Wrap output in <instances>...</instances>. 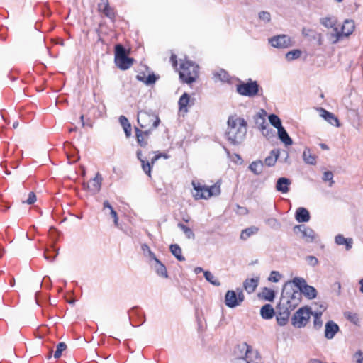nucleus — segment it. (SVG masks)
<instances>
[{"label":"nucleus","instance_id":"obj_1","mask_svg":"<svg viewBox=\"0 0 363 363\" xmlns=\"http://www.w3.org/2000/svg\"><path fill=\"white\" fill-rule=\"evenodd\" d=\"M247 133V122L244 118L237 116H230L228 119V130L226 137L230 143L240 144L245 138Z\"/></svg>","mask_w":363,"mask_h":363},{"label":"nucleus","instance_id":"obj_2","mask_svg":"<svg viewBox=\"0 0 363 363\" xmlns=\"http://www.w3.org/2000/svg\"><path fill=\"white\" fill-rule=\"evenodd\" d=\"M194 191L193 196L195 199H208L213 196H218L220 194V185L217 182L215 184L208 186L201 184L199 182L192 181Z\"/></svg>","mask_w":363,"mask_h":363},{"label":"nucleus","instance_id":"obj_3","mask_svg":"<svg viewBox=\"0 0 363 363\" xmlns=\"http://www.w3.org/2000/svg\"><path fill=\"white\" fill-rule=\"evenodd\" d=\"M179 77L186 84L194 82L199 76V66L188 60H180Z\"/></svg>","mask_w":363,"mask_h":363},{"label":"nucleus","instance_id":"obj_4","mask_svg":"<svg viewBox=\"0 0 363 363\" xmlns=\"http://www.w3.org/2000/svg\"><path fill=\"white\" fill-rule=\"evenodd\" d=\"M236 91L241 96L252 98L262 95L263 90L257 81L250 78L247 82L240 80L236 85Z\"/></svg>","mask_w":363,"mask_h":363},{"label":"nucleus","instance_id":"obj_5","mask_svg":"<svg viewBox=\"0 0 363 363\" xmlns=\"http://www.w3.org/2000/svg\"><path fill=\"white\" fill-rule=\"evenodd\" d=\"M354 30V23L352 20H345L342 25L341 30L335 28V33L328 34V39L333 43H337L343 36H349Z\"/></svg>","mask_w":363,"mask_h":363},{"label":"nucleus","instance_id":"obj_6","mask_svg":"<svg viewBox=\"0 0 363 363\" xmlns=\"http://www.w3.org/2000/svg\"><path fill=\"white\" fill-rule=\"evenodd\" d=\"M137 121L141 128H146L152 126L153 128H157L160 123V119L157 115L152 112L140 111L138 113Z\"/></svg>","mask_w":363,"mask_h":363},{"label":"nucleus","instance_id":"obj_7","mask_svg":"<svg viewBox=\"0 0 363 363\" xmlns=\"http://www.w3.org/2000/svg\"><path fill=\"white\" fill-rule=\"evenodd\" d=\"M313 312L309 307L299 308L291 318V324L298 328H303L308 323Z\"/></svg>","mask_w":363,"mask_h":363},{"label":"nucleus","instance_id":"obj_8","mask_svg":"<svg viewBox=\"0 0 363 363\" xmlns=\"http://www.w3.org/2000/svg\"><path fill=\"white\" fill-rule=\"evenodd\" d=\"M237 293L233 290H228L225 296V304L230 308L240 306L245 299L242 289H237Z\"/></svg>","mask_w":363,"mask_h":363},{"label":"nucleus","instance_id":"obj_9","mask_svg":"<svg viewBox=\"0 0 363 363\" xmlns=\"http://www.w3.org/2000/svg\"><path fill=\"white\" fill-rule=\"evenodd\" d=\"M235 354L238 358L242 360H245L247 363V360H252L250 356L254 354L256 357H258V352L257 351L253 352L252 347L247 342H242L238 344L235 347Z\"/></svg>","mask_w":363,"mask_h":363},{"label":"nucleus","instance_id":"obj_10","mask_svg":"<svg viewBox=\"0 0 363 363\" xmlns=\"http://www.w3.org/2000/svg\"><path fill=\"white\" fill-rule=\"evenodd\" d=\"M294 232L295 234H301L300 237L306 242H313L316 240L318 238L315 231L304 224L297 225L294 227Z\"/></svg>","mask_w":363,"mask_h":363},{"label":"nucleus","instance_id":"obj_11","mask_svg":"<svg viewBox=\"0 0 363 363\" xmlns=\"http://www.w3.org/2000/svg\"><path fill=\"white\" fill-rule=\"evenodd\" d=\"M291 286V283H286L284 285L283 290L281 295L280 301L279 303V306H280L281 308H286L289 311H291L295 309L299 304V303L295 301L294 300H291L287 296L286 290L289 289V287Z\"/></svg>","mask_w":363,"mask_h":363},{"label":"nucleus","instance_id":"obj_12","mask_svg":"<svg viewBox=\"0 0 363 363\" xmlns=\"http://www.w3.org/2000/svg\"><path fill=\"white\" fill-rule=\"evenodd\" d=\"M272 47L277 48H286L293 45V41L287 35H279L269 39Z\"/></svg>","mask_w":363,"mask_h":363},{"label":"nucleus","instance_id":"obj_13","mask_svg":"<svg viewBox=\"0 0 363 363\" xmlns=\"http://www.w3.org/2000/svg\"><path fill=\"white\" fill-rule=\"evenodd\" d=\"M98 11L102 12L107 18L112 21H115L116 12L114 9L110 6L108 0H100L98 4Z\"/></svg>","mask_w":363,"mask_h":363},{"label":"nucleus","instance_id":"obj_14","mask_svg":"<svg viewBox=\"0 0 363 363\" xmlns=\"http://www.w3.org/2000/svg\"><path fill=\"white\" fill-rule=\"evenodd\" d=\"M290 313L286 308H281L280 306L277 305L276 318L278 325L280 326L285 325L289 320Z\"/></svg>","mask_w":363,"mask_h":363},{"label":"nucleus","instance_id":"obj_15","mask_svg":"<svg viewBox=\"0 0 363 363\" xmlns=\"http://www.w3.org/2000/svg\"><path fill=\"white\" fill-rule=\"evenodd\" d=\"M102 180L103 178L101 175L98 172L96 173L95 177L90 180V182L86 184V188H87L89 191L93 194H96L101 189Z\"/></svg>","mask_w":363,"mask_h":363},{"label":"nucleus","instance_id":"obj_16","mask_svg":"<svg viewBox=\"0 0 363 363\" xmlns=\"http://www.w3.org/2000/svg\"><path fill=\"white\" fill-rule=\"evenodd\" d=\"M339 331V326L333 320H329L325 326V337L328 339H333L335 334Z\"/></svg>","mask_w":363,"mask_h":363},{"label":"nucleus","instance_id":"obj_17","mask_svg":"<svg viewBox=\"0 0 363 363\" xmlns=\"http://www.w3.org/2000/svg\"><path fill=\"white\" fill-rule=\"evenodd\" d=\"M320 115L322 118H323L327 122L330 124L335 125L336 127L340 126V123L338 118L332 113L328 111L323 108H319Z\"/></svg>","mask_w":363,"mask_h":363},{"label":"nucleus","instance_id":"obj_18","mask_svg":"<svg viewBox=\"0 0 363 363\" xmlns=\"http://www.w3.org/2000/svg\"><path fill=\"white\" fill-rule=\"evenodd\" d=\"M291 182L289 179L286 177H280L278 179L276 184V190L282 194H286L289 191V185Z\"/></svg>","mask_w":363,"mask_h":363},{"label":"nucleus","instance_id":"obj_19","mask_svg":"<svg viewBox=\"0 0 363 363\" xmlns=\"http://www.w3.org/2000/svg\"><path fill=\"white\" fill-rule=\"evenodd\" d=\"M309 211L303 207H299L296 209L295 218L298 223H306L310 220Z\"/></svg>","mask_w":363,"mask_h":363},{"label":"nucleus","instance_id":"obj_20","mask_svg":"<svg viewBox=\"0 0 363 363\" xmlns=\"http://www.w3.org/2000/svg\"><path fill=\"white\" fill-rule=\"evenodd\" d=\"M134 59L129 57L128 55L115 61L116 65L121 70H126L129 69L133 64Z\"/></svg>","mask_w":363,"mask_h":363},{"label":"nucleus","instance_id":"obj_21","mask_svg":"<svg viewBox=\"0 0 363 363\" xmlns=\"http://www.w3.org/2000/svg\"><path fill=\"white\" fill-rule=\"evenodd\" d=\"M259 278L247 279L243 283V287L248 294L253 293L258 286Z\"/></svg>","mask_w":363,"mask_h":363},{"label":"nucleus","instance_id":"obj_22","mask_svg":"<svg viewBox=\"0 0 363 363\" xmlns=\"http://www.w3.org/2000/svg\"><path fill=\"white\" fill-rule=\"evenodd\" d=\"M103 211L107 214L106 211H108L109 215L113 218V222L116 226L118 225V217L116 211L113 209L110 203L106 200L103 203Z\"/></svg>","mask_w":363,"mask_h":363},{"label":"nucleus","instance_id":"obj_23","mask_svg":"<svg viewBox=\"0 0 363 363\" xmlns=\"http://www.w3.org/2000/svg\"><path fill=\"white\" fill-rule=\"evenodd\" d=\"M260 315L263 319L269 320L274 317L275 311L272 305L265 304L261 308Z\"/></svg>","mask_w":363,"mask_h":363},{"label":"nucleus","instance_id":"obj_24","mask_svg":"<svg viewBox=\"0 0 363 363\" xmlns=\"http://www.w3.org/2000/svg\"><path fill=\"white\" fill-rule=\"evenodd\" d=\"M151 266L154 268L158 276L166 279L168 278L167 268L160 260H157V262L151 264Z\"/></svg>","mask_w":363,"mask_h":363},{"label":"nucleus","instance_id":"obj_25","mask_svg":"<svg viewBox=\"0 0 363 363\" xmlns=\"http://www.w3.org/2000/svg\"><path fill=\"white\" fill-rule=\"evenodd\" d=\"M317 157L315 155L312 154L311 150L306 147L303 152V160L307 164L315 165L316 164Z\"/></svg>","mask_w":363,"mask_h":363},{"label":"nucleus","instance_id":"obj_26","mask_svg":"<svg viewBox=\"0 0 363 363\" xmlns=\"http://www.w3.org/2000/svg\"><path fill=\"white\" fill-rule=\"evenodd\" d=\"M320 23L327 28H333V31L331 33H335V28H337L336 26L337 19L335 17H323L320 19Z\"/></svg>","mask_w":363,"mask_h":363},{"label":"nucleus","instance_id":"obj_27","mask_svg":"<svg viewBox=\"0 0 363 363\" xmlns=\"http://www.w3.org/2000/svg\"><path fill=\"white\" fill-rule=\"evenodd\" d=\"M259 228L257 226H250L241 231L240 238L242 240H247L251 236L257 234Z\"/></svg>","mask_w":363,"mask_h":363},{"label":"nucleus","instance_id":"obj_28","mask_svg":"<svg viewBox=\"0 0 363 363\" xmlns=\"http://www.w3.org/2000/svg\"><path fill=\"white\" fill-rule=\"evenodd\" d=\"M336 244L339 245H345L346 250H349L352 248L353 240L352 238H345L342 235H337L335 238Z\"/></svg>","mask_w":363,"mask_h":363},{"label":"nucleus","instance_id":"obj_29","mask_svg":"<svg viewBox=\"0 0 363 363\" xmlns=\"http://www.w3.org/2000/svg\"><path fill=\"white\" fill-rule=\"evenodd\" d=\"M279 138L281 140L282 143H284L286 145H291L293 143L292 139L288 135L286 130L284 129L283 126L277 129Z\"/></svg>","mask_w":363,"mask_h":363},{"label":"nucleus","instance_id":"obj_30","mask_svg":"<svg viewBox=\"0 0 363 363\" xmlns=\"http://www.w3.org/2000/svg\"><path fill=\"white\" fill-rule=\"evenodd\" d=\"M191 102L190 96L188 94H183L179 99V108L181 111L186 113L188 111L187 106Z\"/></svg>","mask_w":363,"mask_h":363},{"label":"nucleus","instance_id":"obj_31","mask_svg":"<svg viewBox=\"0 0 363 363\" xmlns=\"http://www.w3.org/2000/svg\"><path fill=\"white\" fill-rule=\"evenodd\" d=\"M119 122L124 130L126 137L129 138L131 135L132 128L128 118L124 116H121L119 117Z\"/></svg>","mask_w":363,"mask_h":363},{"label":"nucleus","instance_id":"obj_32","mask_svg":"<svg viewBox=\"0 0 363 363\" xmlns=\"http://www.w3.org/2000/svg\"><path fill=\"white\" fill-rule=\"evenodd\" d=\"M135 136L138 144L141 147H145L148 145L149 138L144 137L141 133V130L138 127H135Z\"/></svg>","mask_w":363,"mask_h":363},{"label":"nucleus","instance_id":"obj_33","mask_svg":"<svg viewBox=\"0 0 363 363\" xmlns=\"http://www.w3.org/2000/svg\"><path fill=\"white\" fill-rule=\"evenodd\" d=\"M264 163L261 160H257L252 162L250 166V170L253 172L255 175H259L263 171Z\"/></svg>","mask_w":363,"mask_h":363},{"label":"nucleus","instance_id":"obj_34","mask_svg":"<svg viewBox=\"0 0 363 363\" xmlns=\"http://www.w3.org/2000/svg\"><path fill=\"white\" fill-rule=\"evenodd\" d=\"M171 253L179 261H184L185 257L182 255V250L177 244H172L169 247Z\"/></svg>","mask_w":363,"mask_h":363},{"label":"nucleus","instance_id":"obj_35","mask_svg":"<svg viewBox=\"0 0 363 363\" xmlns=\"http://www.w3.org/2000/svg\"><path fill=\"white\" fill-rule=\"evenodd\" d=\"M301 294L308 298L313 299L316 297L317 291L313 286L306 284L305 286H303V289L301 291Z\"/></svg>","mask_w":363,"mask_h":363},{"label":"nucleus","instance_id":"obj_36","mask_svg":"<svg viewBox=\"0 0 363 363\" xmlns=\"http://www.w3.org/2000/svg\"><path fill=\"white\" fill-rule=\"evenodd\" d=\"M259 297L269 301H272L275 297V292L274 290L265 287L263 289L262 291L259 294Z\"/></svg>","mask_w":363,"mask_h":363},{"label":"nucleus","instance_id":"obj_37","mask_svg":"<svg viewBox=\"0 0 363 363\" xmlns=\"http://www.w3.org/2000/svg\"><path fill=\"white\" fill-rule=\"evenodd\" d=\"M278 156H279V151L273 150L271 152L270 155L267 156L265 158L264 164L268 167H273L275 164V163L278 159Z\"/></svg>","mask_w":363,"mask_h":363},{"label":"nucleus","instance_id":"obj_38","mask_svg":"<svg viewBox=\"0 0 363 363\" xmlns=\"http://www.w3.org/2000/svg\"><path fill=\"white\" fill-rule=\"evenodd\" d=\"M126 55H128V51L122 45L117 44L115 46V61L125 56Z\"/></svg>","mask_w":363,"mask_h":363},{"label":"nucleus","instance_id":"obj_39","mask_svg":"<svg viewBox=\"0 0 363 363\" xmlns=\"http://www.w3.org/2000/svg\"><path fill=\"white\" fill-rule=\"evenodd\" d=\"M287 296H289V298L291 300H294L295 301L298 303H301V292L298 291H294L291 287H289V289L286 290Z\"/></svg>","mask_w":363,"mask_h":363},{"label":"nucleus","instance_id":"obj_40","mask_svg":"<svg viewBox=\"0 0 363 363\" xmlns=\"http://www.w3.org/2000/svg\"><path fill=\"white\" fill-rule=\"evenodd\" d=\"M288 283H291V285L294 284L295 286L298 288V291L301 292L303 289V286H305L307 283L306 280L302 277H295L291 281H289Z\"/></svg>","mask_w":363,"mask_h":363},{"label":"nucleus","instance_id":"obj_41","mask_svg":"<svg viewBox=\"0 0 363 363\" xmlns=\"http://www.w3.org/2000/svg\"><path fill=\"white\" fill-rule=\"evenodd\" d=\"M204 277L209 283L216 286H219L220 282L218 279L209 271L204 272Z\"/></svg>","mask_w":363,"mask_h":363},{"label":"nucleus","instance_id":"obj_42","mask_svg":"<svg viewBox=\"0 0 363 363\" xmlns=\"http://www.w3.org/2000/svg\"><path fill=\"white\" fill-rule=\"evenodd\" d=\"M311 315L314 316V320H313L314 328L316 330H319L320 328H321V327L323 325V320L321 319L322 311L315 312V313H313V314H311Z\"/></svg>","mask_w":363,"mask_h":363},{"label":"nucleus","instance_id":"obj_43","mask_svg":"<svg viewBox=\"0 0 363 363\" xmlns=\"http://www.w3.org/2000/svg\"><path fill=\"white\" fill-rule=\"evenodd\" d=\"M177 226L184 233L187 238L194 239L195 235L190 228L181 223H178Z\"/></svg>","mask_w":363,"mask_h":363},{"label":"nucleus","instance_id":"obj_44","mask_svg":"<svg viewBox=\"0 0 363 363\" xmlns=\"http://www.w3.org/2000/svg\"><path fill=\"white\" fill-rule=\"evenodd\" d=\"M270 124L275 128L278 129L281 127V121L280 118L275 114H270L268 117Z\"/></svg>","mask_w":363,"mask_h":363},{"label":"nucleus","instance_id":"obj_45","mask_svg":"<svg viewBox=\"0 0 363 363\" xmlns=\"http://www.w3.org/2000/svg\"><path fill=\"white\" fill-rule=\"evenodd\" d=\"M265 223L274 230H279L281 228L280 222L274 218H269L265 220Z\"/></svg>","mask_w":363,"mask_h":363},{"label":"nucleus","instance_id":"obj_46","mask_svg":"<svg viewBox=\"0 0 363 363\" xmlns=\"http://www.w3.org/2000/svg\"><path fill=\"white\" fill-rule=\"evenodd\" d=\"M301 52L299 50H293L291 51L288 52L286 54V58L288 61H291L296 59H298L301 57Z\"/></svg>","mask_w":363,"mask_h":363},{"label":"nucleus","instance_id":"obj_47","mask_svg":"<svg viewBox=\"0 0 363 363\" xmlns=\"http://www.w3.org/2000/svg\"><path fill=\"white\" fill-rule=\"evenodd\" d=\"M302 35L313 40H316L317 38V33L311 28H303L302 29Z\"/></svg>","mask_w":363,"mask_h":363},{"label":"nucleus","instance_id":"obj_48","mask_svg":"<svg viewBox=\"0 0 363 363\" xmlns=\"http://www.w3.org/2000/svg\"><path fill=\"white\" fill-rule=\"evenodd\" d=\"M67 348V345L65 342H60L57 345V349L54 353V357L58 359L61 357L62 353Z\"/></svg>","mask_w":363,"mask_h":363},{"label":"nucleus","instance_id":"obj_49","mask_svg":"<svg viewBox=\"0 0 363 363\" xmlns=\"http://www.w3.org/2000/svg\"><path fill=\"white\" fill-rule=\"evenodd\" d=\"M214 76L222 82H228L229 80L228 73L223 69L216 72Z\"/></svg>","mask_w":363,"mask_h":363},{"label":"nucleus","instance_id":"obj_50","mask_svg":"<svg viewBox=\"0 0 363 363\" xmlns=\"http://www.w3.org/2000/svg\"><path fill=\"white\" fill-rule=\"evenodd\" d=\"M323 181L324 182H329V186H332L334 184L333 180V174L331 171H326L323 173V176L322 178Z\"/></svg>","mask_w":363,"mask_h":363},{"label":"nucleus","instance_id":"obj_51","mask_svg":"<svg viewBox=\"0 0 363 363\" xmlns=\"http://www.w3.org/2000/svg\"><path fill=\"white\" fill-rule=\"evenodd\" d=\"M142 169L149 177L151 176L152 165L148 160H143L141 162Z\"/></svg>","mask_w":363,"mask_h":363},{"label":"nucleus","instance_id":"obj_52","mask_svg":"<svg viewBox=\"0 0 363 363\" xmlns=\"http://www.w3.org/2000/svg\"><path fill=\"white\" fill-rule=\"evenodd\" d=\"M345 316L354 324H357L359 322V317L357 313L346 312L345 313Z\"/></svg>","mask_w":363,"mask_h":363},{"label":"nucleus","instance_id":"obj_53","mask_svg":"<svg viewBox=\"0 0 363 363\" xmlns=\"http://www.w3.org/2000/svg\"><path fill=\"white\" fill-rule=\"evenodd\" d=\"M281 274L277 271H272L269 277V281L272 282H278L280 279Z\"/></svg>","mask_w":363,"mask_h":363},{"label":"nucleus","instance_id":"obj_54","mask_svg":"<svg viewBox=\"0 0 363 363\" xmlns=\"http://www.w3.org/2000/svg\"><path fill=\"white\" fill-rule=\"evenodd\" d=\"M259 18L265 23H268L271 20V15L267 11H261L259 13Z\"/></svg>","mask_w":363,"mask_h":363},{"label":"nucleus","instance_id":"obj_55","mask_svg":"<svg viewBox=\"0 0 363 363\" xmlns=\"http://www.w3.org/2000/svg\"><path fill=\"white\" fill-rule=\"evenodd\" d=\"M306 260L312 267H315L318 264V259L315 256L308 255L306 257Z\"/></svg>","mask_w":363,"mask_h":363},{"label":"nucleus","instance_id":"obj_56","mask_svg":"<svg viewBox=\"0 0 363 363\" xmlns=\"http://www.w3.org/2000/svg\"><path fill=\"white\" fill-rule=\"evenodd\" d=\"M353 359L356 363H363V352L357 350L353 355Z\"/></svg>","mask_w":363,"mask_h":363},{"label":"nucleus","instance_id":"obj_57","mask_svg":"<svg viewBox=\"0 0 363 363\" xmlns=\"http://www.w3.org/2000/svg\"><path fill=\"white\" fill-rule=\"evenodd\" d=\"M259 120L261 121V123H260V126H259V128L262 130V133L264 134V130L267 129V128L268 127V124L266 123L265 120L264 118L261 117V116H259V118L257 119L256 121V123L257 124H259Z\"/></svg>","mask_w":363,"mask_h":363},{"label":"nucleus","instance_id":"obj_58","mask_svg":"<svg viewBox=\"0 0 363 363\" xmlns=\"http://www.w3.org/2000/svg\"><path fill=\"white\" fill-rule=\"evenodd\" d=\"M36 201V196L34 192H30L28 194V198L26 201H23V203H26L28 205L33 204Z\"/></svg>","mask_w":363,"mask_h":363},{"label":"nucleus","instance_id":"obj_59","mask_svg":"<svg viewBox=\"0 0 363 363\" xmlns=\"http://www.w3.org/2000/svg\"><path fill=\"white\" fill-rule=\"evenodd\" d=\"M49 252L50 250H46L44 252V257L45 259L50 261V262H53L55 259V257H57V255H58V252L57 251H56L55 252V255H50L49 254Z\"/></svg>","mask_w":363,"mask_h":363},{"label":"nucleus","instance_id":"obj_60","mask_svg":"<svg viewBox=\"0 0 363 363\" xmlns=\"http://www.w3.org/2000/svg\"><path fill=\"white\" fill-rule=\"evenodd\" d=\"M157 80V77L154 74H149L147 77H146L145 84L147 85L154 84Z\"/></svg>","mask_w":363,"mask_h":363},{"label":"nucleus","instance_id":"obj_61","mask_svg":"<svg viewBox=\"0 0 363 363\" xmlns=\"http://www.w3.org/2000/svg\"><path fill=\"white\" fill-rule=\"evenodd\" d=\"M155 128H153L152 126L150 127V128H145V130H141V133H143V135L144 137L150 138V135L151 134V132L152 131V130H154Z\"/></svg>","mask_w":363,"mask_h":363},{"label":"nucleus","instance_id":"obj_62","mask_svg":"<svg viewBox=\"0 0 363 363\" xmlns=\"http://www.w3.org/2000/svg\"><path fill=\"white\" fill-rule=\"evenodd\" d=\"M141 250L143 252V255L146 257V255L151 251L150 247L147 244H143L141 245Z\"/></svg>","mask_w":363,"mask_h":363},{"label":"nucleus","instance_id":"obj_63","mask_svg":"<svg viewBox=\"0 0 363 363\" xmlns=\"http://www.w3.org/2000/svg\"><path fill=\"white\" fill-rule=\"evenodd\" d=\"M146 257H147L151 261H153V263H155L157 262V260H159L152 250L146 255Z\"/></svg>","mask_w":363,"mask_h":363},{"label":"nucleus","instance_id":"obj_64","mask_svg":"<svg viewBox=\"0 0 363 363\" xmlns=\"http://www.w3.org/2000/svg\"><path fill=\"white\" fill-rule=\"evenodd\" d=\"M177 55H174V54H172L171 55V57H170V61L172 64V66L174 67H176L177 66Z\"/></svg>","mask_w":363,"mask_h":363}]
</instances>
